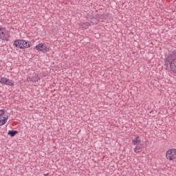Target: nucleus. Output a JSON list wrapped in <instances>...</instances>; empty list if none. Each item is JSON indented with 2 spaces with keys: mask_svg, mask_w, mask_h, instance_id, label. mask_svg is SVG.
Returning <instances> with one entry per match:
<instances>
[{
  "mask_svg": "<svg viewBox=\"0 0 176 176\" xmlns=\"http://www.w3.org/2000/svg\"><path fill=\"white\" fill-rule=\"evenodd\" d=\"M13 45L18 49H28L31 47V43L23 39H18L14 41Z\"/></svg>",
  "mask_w": 176,
  "mask_h": 176,
  "instance_id": "nucleus-1",
  "label": "nucleus"
},
{
  "mask_svg": "<svg viewBox=\"0 0 176 176\" xmlns=\"http://www.w3.org/2000/svg\"><path fill=\"white\" fill-rule=\"evenodd\" d=\"M170 63V69L176 74V54H173V55L169 56L166 59V63Z\"/></svg>",
  "mask_w": 176,
  "mask_h": 176,
  "instance_id": "nucleus-2",
  "label": "nucleus"
},
{
  "mask_svg": "<svg viewBox=\"0 0 176 176\" xmlns=\"http://www.w3.org/2000/svg\"><path fill=\"white\" fill-rule=\"evenodd\" d=\"M35 49L37 52H41V53H48V52H50V47H48L47 44L43 43L36 45Z\"/></svg>",
  "mask_w": 176,
  "mask_h": 176,
  "instance_id": "nucleus-3",
  "label": "nucleus"
},
{
  "mask_svg": "<svg viewBox=\"0 0 176 176\" xmlns=\"http://www.w3.org/2000/svg\"><path fill=\"white\" fill-rule=\"evenodd\" d=\"M0 38L2 41H9L10 35L9 34V31L6 28H0Z\"/></svg>",
  "mask_w": 176,
  "mask_h": 176,
  "instance_id": "nucleus-4",
  "label": "nucleus"
},
{
  "mask_svg": "<svg viewBox=\"0 0 176 176\" xmlns=\"http://www.w3.org/2000/svg\"><path fill=\"white\" fill-rule=\"evenodd\" d=\"M166 157L167 160H174L176 159V149L171 148L166 151Z\"/></svg>",
  "mask_w": 176,
  "mask_h": 176,
  "instance_id": "nucleus-5",
  "label": "nucleus"
},
{
  "mask_svg": "<svg viewBox=\"0 0 176 176\" xmlns=\"http://www.w3.org/2000/svg\"><path fill=\"white\" fill-rule=\"evenodd\" d=\"M8 116L5 113V111L3 109L0 110V126H3L6 124V122H8Z\"/></svg>",
  "mask_w": 176,
  "mask_h": 176,
  "instance_id": "nucleus-6",
  "label": "nucleus"
},
{
  "mask_svg": "<svg viewBox=\"0 0 176 176\" xmlns=\"http://www.w3.org/2000/svg\"><path fill=\"white\" fill-rule=\"evenodd\" d=\"M27 79L29 82L35 83L36 82H38V80H39L41 78H39V75H38V74L34 73L32 76H29Z\"/></svg>",
  "mask_w": 176,
  "mask_h": 176,
  "instance_id": "nucleus-7",
  "label": "nucleus"
},
{
  "mask_svg": "<svg viewBox=\"0 0 176 176\" xmlns=\"http://www.w3.org/2000/svg\"><path fill=\"white\" fill-rule=\"evenodd\" d=\"M144 145L142 144H136V146L134 148V152H135V153H140V152L142 151Z\"/></svg>",
  "mask_w": 176,
  "mask_h": 176,
  "instance_id": "nucleus-8",
  "label": "nucleus"
},
{
  "mask_svg": "<svg viewBox=\"0 0 176 176\" xmlns=\"http://www.w3.org/2000/svg\"><path fill=\"white\" fill-rule=\"evenodd\" d=\"M133 145H140L141 144V138L138 136H135L132 140Z\"/></svg>",
  "mask_w": 176,
  "mask_h": 176,
  "instance_id": "nucleus-9",
  "label": "nucleus"
},
{
  "mask_svg": "<svg viewBox=\"0 0 176 176\" xmlns=\"http://www.w3.org/2000/svg\"><path fill=\"white\" fill-rule=\"evenodd\" d=\"M8 78H5V77H1L0 78V83L1 85H6L8 83Z\"/></svg>",
  "mask_w": 176,
  "mask_h": 176,
  "instance_id": "nucleus-10",
  "label": "nucleus"
},
{
  "mask_svg": "<svg viewBox=\"0 0 176 176\" xmlns=\"http://www.w3.org/2000/svg\"><path fill=\"white\" fill-rule=\"evenodd\" d=\"M6 85L13 87L14 86V81H13V80L8 78V80H7V84Z\"/></svg>",
  "mask_w": 176,
  "mask_h": 176,
  "instance_id": "nucleus-11",
  "label": "nucleus"
},
{
  "mask_svg": "<svg viewBox=\"0 0 176 176\" xmlns=\"http://www.w3.org/2000/svg\"><path fill=\"white\" fill-rule=\"evenodd\" d=\"M19 132L17 131H8V135H10V137H14L16 134H17Z\"/></svg>",
  "mask_w": 176,
  "mask_h": 176,
  "instance_id": "nucleus-12",
  "label": "nucleus"
}]
</instances>
